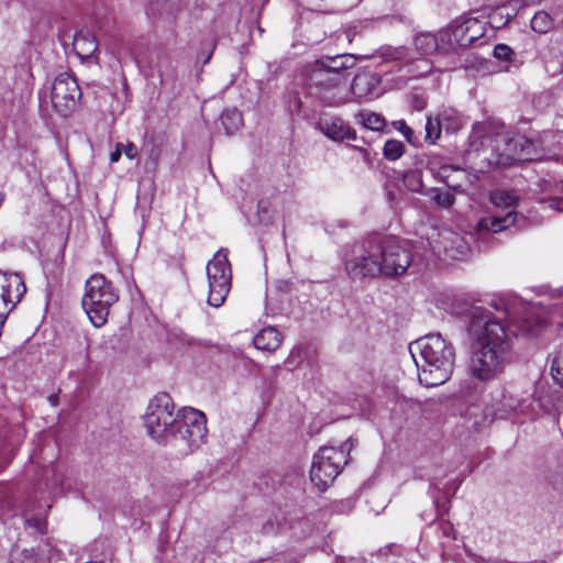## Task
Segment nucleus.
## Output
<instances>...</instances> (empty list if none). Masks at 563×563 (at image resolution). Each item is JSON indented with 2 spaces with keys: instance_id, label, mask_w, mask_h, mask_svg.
<instances>
[{
  "instance_id": "obj_22",
  "label": "nucleus",
  "mask_w": 563,
  "mask_h": 563,
  "mask_svg": "<svg viewBox=\"0 0 563 563\" xmlns=\"http://www.w3.org/2000/svg\"><path fill=\"white\" fill-rule=\"evenodd\" d=\"M441 30L433 34L431 32H420L413 38L416 51L421 55H431L435 52L444 53L442 51Z\"/></svg>"
},
{
  "instance_id": "obj_39",
  "label": "nucleus",
  "mask_w": 563,
  "mask_h": 563,
  "mask_svg": "<svg viewBox=\"0 0 563 563\" xmlns=\"http://www.w3.org/2000/svg\"><path fill=\"white\" fill-rule=\"evenodd\" d=\"M284 529V523L277 518V516L272 519L269 518L262 526V533L265 536L276 534Z\"/></svg>"
},
{
  "instance_id": "obj_19",
  "label": "nucleus",
  "mask_w": 563,
  "mask_h": 563,
  "mask_svg": "<svg viewBox=\"0 0 563 563\" xmlns=\"http://www.w3.org/2000/svg\"><path fill=\"white\" fill-rule=\"evenodd\" d=\"M351 91L358 100L374 99L380 95V77L373 71L363 70L354 77Z\"/></svg>"
},
{
  "instance_id": "obj_13",
  "label": "nucleus",
  "mask_w": 563,
  "mask_h": 563,
  "mask_svg": "<svg viewBox=\"0 0 563 563\" xmlns=\"http://www.w3.org/2000/svg\"><path fill=\"white\" fill-rule=\"evenodd\" d=\"M81 95L77 79L71 75L64 73L55 78L51 99L53 107L62 115L67 117L76 108Z\"/></svg>"
},
{
  "instance_id": "obj_49",
  "label": "nucleus",
  "mask_w": 563,
  "mask_h": 563,
  "mask_svg": "<svg viewBox=\"0 0 563 563\" xmlns=\"http://www.w3.org/2000/svg\"><path fill=\"white\" fill-rule=\"evenodd\" d=\"M48 401L53 407L57 406L58 405V396L56 394L48 396Z\"/></svg>"
},
{
  "instance_id": "obj_38",
  "label": "nucleus",
  "mask_w": 563,
  "mask_h": 563,
  "mask_svg": "<svg viewBox=\"0 0 563 563\" xmlns=\"http://www.w3.org/2000/svg\"><path fill=\"white\" fill-rule=\"evenodd\" d=\"M493 217L481 219L475 227V236L483 241L489 242L492 236Z\"/></svg>"
},
{
  "instance_id": "obj_2",
  "label": "nucleus",
  "mask_w": 563,
  "mask_h": 563,
  "mask_svg": "<svg viewBox=\"0 0 563 563\" xmlns=\"http://www.w3.org/2000/svg\"><path fill=\"white\" fill-rule=\"evenodd\" d=\"M410 353L418 368L420 384L435 387L452 375L455 350L440 333H430L410 344Z\"/></svg>"
},
{
  "instance_id": "obj_37",
  "label": "nucleus",
  "mask_w": 563,
  "mask_h": 563,
  "mask_svg": "<svg viewBox=\"0 0 563 563\" xmlns=\"http://www.w3.org/2000/svg\"><path fill=\"white\" fill-rule=\"evenodd\" d=\"M361 123L364 128L379 131L383 130L385 125V120L377 113L374 112H361L360 113Z\"/></svg>"
},
{
  "instance_id": "obj_28",
  "label": "nucleus",
  "mask_w": 563,
  "mask_h": 563,
  "mask_svg": "<svg viewBox=\"0 0 563 563\" xmlns=\"http://www.w3.org/2000/svg\"><path fill=\"white\" fill-rule=\"evenodd\" d=\"M438 117L442 123V128L449 133L457 132L466 123L464 117L452 108L443 109L439 112Z\"/></svg>"
},
{
  "instance_id": "obj_43",
  "label": "nucleus",
  "mask_w": 563,
  "mask_h": 563,
  "mask_svg": "<svg viewBox=\"0 0 563 563\" xmlns=\"http://www.w3.org/2000/svg\"><path fill=\"white\" fill-rule=\"evenodd\" d=\"M401 55H402L401 49H391V48H388L380 54V56L385 60L399 59V58H401Z\"/></svg>"
},
{
  "instance_id": "obj_6",
  "label": "nucleus",
  "mask_w": 563,
  "mask_h": 563,
  "mask_svg": "<svg viewBox=\"0 0 563 563\" xmlns=\"http://www.w3.org/2000/svg\"><path fill=\"white\" fill-rule=\"evenodd\" d=\"M353 448V439H347L340 448L323 446L314 454L310 479L320 490H324L340 474L347 463V455Z\"/></svg>"
},
{
  "instance_id": "obj_24",
  "label": "nucleus",
  "mask_w": 563,
  "mask_h": 563,
  "mask_svg": "<svg viewBox=\"0 0 563 563\" xmlns=\"http://www.w3.org/2000/svg\"><path fill=\"white\" fill-rule=\"evenodd\" d=\"M282 334L274 327L263 328L253 339L257 350L273 352L282 344Z\"/></svg>"
},
{
  "instance_id": "obj_25",
  "label": "nucleus",
  "mask_w": 563,
  "mask_h": 563,
  "mask_svg": "<svg viewBox=\"0 0 563 563\" xmlns=\"http://www.w3.org/2000/svg\"><path fill=\"white\" fill-rule=\"evenodd\" d=\"M416 181L417 186H412L411 190L429 196L437 206L450 208L454 205L455 197L450 191L440 188H424L419 177L416 178Z\"/></svg>"
},
{
  "instance_id": "obj_18",
  "label": "nucleus",
  "mask_w": 563,
  "mask_h": 563,
  "mask_svg": "<svg viewBox=\"0 0 563 563\" xmlns=\"http://www.w3.org/2000/svg\"><path fill=\"white\" fill-rule=\"evenodd\" d=\"M440 41H442V51L444 53L455 52L471 45L468 33L465 30V19H456L442 29Z\"/></svg>"
},
{
  "instance_id": "obj_23",
  "label": "nucleus",
  "mask_w": 563,
  "mask_h": 563,
  "mask_svg": "<svg viewBox=\"0 0 563 563\" xmlns=\"http://www.w3.org/2000/svg\"><path fill=\"white\" fill-rule=\"evenodd\" d=\"M314 65L322 67L325 71L345 76L344 71L355 66V57L351 54L330 56L318 60Z\"/></svg>"
},
{
  "instance_id": "obj_35",
  "label": "nucleus",
  "mask_w": 563,
  "mask_h": 563,
  "mask_svg": "<svg viewBox=\"0 0 563 563\" xmlns=\"http://www.w3.org/2000/svg\"><path fill=\"white\" fill-rule=\"evenodd\" d=\"M405 153V144L398 140H388L383 148L384 157L388 161H397Z\"/></svg>"
},
{
  "instance_id": "obj_16",
  "label": "nucleus",
  "mask_w": 563,
  "mask_h": 563,
  "mask_svg": "<svg viewBox=\"0 0 563 563\" xmlns=\"http://www.w3.org/2000/svg\"><path fill=\"white\" fill-rule=\"evenodd\" d=\"M470 376L483 384L493 378V346H470Z\"/></svg>"
},
{
  "instance_id": "obj_14",
  "label": "nucleus",
  "mask_w": 563,
  "mask_h": 563,
  "mask_svg": "<svg viewBox=\"0 0 563 563\" xmlns=\"http://www.w3.org/2000/svg\"><path fill=\"white\" fill-rule=\"evenodd\" d=\"M428 240L432 252L438 256L443 255L451 260H459L468 251L467 241L450 229H442L429 236Z\"/></svg>"
},
{
  "instance_id": "obj_3",
  "label": "nucleus",
  "mask_w": 563,
  "mask_h": 563,
  "mask_svg": "<svg viewBox=\"0 0 563 563\" xmlns=\"http://www.w3.org/2000/svg\"><path fill=\"white\" fill-rule=\"evenodd\" d=\"M207 432L205 413L190 407L183 408L164 445L169 446L174 455L186 456L205 442Z\"/></svg>"
},
{
  "instance_id": "obj_7",
  "label": "nucleus",
  "mask_w": 563,
  "mask_h": 563,
  "mask_svg": "<svg viewBox=\"0 0 563 563\" xmlns=\"http://www.w3.org/2000/svg\"><path fill=\"white\" fill-rule=\"evenodd\" d=\"M174 409L173 399L167 394L156 395L147 406L144 426L148 435L158 444H165L178 420V412L175 413Z\"/></svg>"
},
{
  "instance_id": "obj_32",
  "label": "nucleus",
  "mask_w": 563,
  "mask_h": 563,
  "mask_svg": "<svg viewBox=\"0 0 563 563\" xmlns=\"http://www.w3.org/2000/svg\"><path fill=\"white\" fill-rule=\"evenodd\" d=\"M553 27V19L545 11L537 12L531 19V29L539 33L545 34Z\"/></svg>"
},
{
  "instance_id": "obj_26",
  "label": "nucleus",
  "mask_w": 563,
  "mask_h": 563,
  "mask_svg": "<svg viewBox=\"0 0 563 563\" xmlns=\"http://www.w3.org/2000/svg\"><path fill=\"white\" fill-rule=\"evenodd\" d=\"M76 54L81 59H88L95 56L98 45L95 37L88 32H79L74 36L73 43Z\"/></svg>"
},
{
  "instance_id": "obj_21",
  "label": "nucleus",
  "mask_w": 563,
  "mask_h": 563,
  "mask_svg": "<svg viewBox=\"0 0 563 563\" xmlns=\"http://www.w3.org/2000/svg\"><path fill=\"white\" fill-rule=\"evenodd\" d=\"M520 65L521 62L511 47L506 44L495 45V73L518 69Z\"/></svg>"
},
{
  "instance_id": "obj_27",
  "label": "nucleus",
  "mask_w": 563,
  "mask_h": 563,
  "mask_svg": "<svg viewBox=\"0 0 563 563\" xmlns=\"http://www.w3.org/2000/svg\"><path fill=\"white\" fill-rule=\"evenodd\" d=\"M540 1L541 0H509V5L511 7V11H509L508 5H506V4L495 7V23L497 22V16L500 18L499 19L500 24L495 25V29L505 26L509 22V20L516 15L518 9H520L522 7L536 4Z\"/></svg>"
},
{
  "instance_id": "obj_17",
  "label": "nucleus",
  "mask_w": 563,
  "mask_h": 563,
  "mask_svg": "<svg viewBox=\"0 0 563 563\" xmlns=\"http://www.w3.org/2000/svg\"><path fill=\"white\" fill-rule=\"evenodd\" d=\"M518 197L508 191H495V234L510 229L517 220L515 205Z\"/></svg>"
},
{
  "instance_id": "obj_50",
  "label": "nucleus",
  "mask_w": 563,
  "mask_h": 563,
  "mask_svg": "<svg viewBox=\"0 0 563 563\" xmlns=\"http://www.w3.org/2000/svg\"><path fill=\"white\" fill-rule=\"evenodd\" d=\"M489 200L493 201V192H489Z\"/></svg>"
},
{
  "instance_id": "obj_46",
  "label": "nucleus",
  "mask_w": 563,
  "mask_h": 563,
  "mask_svg": "<svg viewBox=\"0 0 563 563\" xmlns=\"http://www.w3.org/2000/svg\"><path fill=\"white\" fill-rule=\"evenodd\" d=\"M26 522L29 526L34 527L37 531H42L43 521L41 519H36V518L27 519Z\"/></svg>"
},
{
  "instance_id": "obj_4",
  "label": "nucleus",
  "mask_w": 563,
  "mask_h": 563,
  "mask_svg": "<svg viewBox=\"0 0 563 563\" xmlns=\"http://www.w3.org/2000/svg\"><path fill=\"white\" fill-rule=\"evenodd\" d=\"M379 236L353 243L343 256L344 271L354 280L382 276Z\"/></svg>"
},
{
  "instance_id": "obj_34",
  "label": "nucleus",
  "mask_w": 563,
  "mask_h": 563,
  "mask_svg": "<svg viewBox=\"0 0 563 563\" xmlns=\"http://www.w3.org/2000/svg\"><path fill=\"white\" fill-rule=\"evenodd\" d=\"M551 375L563 387V344L554 352L551 361Z\"/></svg>"
},
{
  "instance_id": "obj_9",
  "label": "nucleus",
  "mask_w": 563,
  "mask_h": 563,
  "mask_svg": "<svg viewBox=\"0 0 563 563\" xmlns=\"http://www.w3.org/2000/svg\"><path fill=\"white\" fill-rule=\"evenodd\" d=\"M228 250L220 249L207 264V276L209 283V306L221 307L231 289V266L228 260Z\"/></svg>"
},
{
  "instance_id": "obj_12",
  "label": "nucleus",
  "mask_w": 563,
  "mask_h": 563,
  "mask_svg": "<svg viewBox=\"0 0 563 563\" xmlns=\"http://www.w3.org/2000/svg\"><path fill=\"white\" fill-rule=\"evenodd\" d=\"M464 318L470 346H493V313L487 308L472 306Z\"/></svg>"
},
{
  "instance_id": "obj_29",
  "label": "nucleus",
  "mask_w": 563,
  "mask_h": 563,
  "mask_svg": "<svg viewBox=\"0 0 563 563\" xmlns=\"http://www.w3.org/2000/svg\"><path fill=\"white\" fill-rule=\"evenodd\" d=\"M492 124L486 122H477L473 125L470 142L471 145L478 151L479 148L489 145L492 142Z\"/></svg>"
},
{
  "instance_id": "obj_33",
  "label": "nucleus",
  "mask_w": 563,
  "mask_h": 563,
  "mask_svg": "<svg viewBox=\"0 0 563 563\" xmlns=\"http://www.w3.org/2000/svg\"><path fill=\"white\" fill-rule=\"evenodd\" d=\"M470 420H472V428L475 430H482L485 427H488L493 419L489 418V415L486 410H481L477 406H471L468 408Z\"/></svg>"
},
{
  "instance_id": "obj_10",
  "label": "nucleus",
  "mask_w": 563,
  "mask_h": 563,
  "mask_svg": "<svg viewBox=\"0 0 563 563\" xmlns=\"http://www.w3.org/2000/svg\"><path fill=\"white\" fill-rule=\"evenodd\" d=\"M346 76L329 73L316 65L309 73L306 89L309 96L319 99L327 106H335L341 102L339 89L346 82Z\"/></svg>"
},
{
  "instance_id": "obj_36",
  "label": "nucleus",
  "mask_w": 563,
  "mask_h": 563,
  "mask_svg": "<svg viewBox=\"0 0 563 563\" xmlns=\"http://www.w3.org/2000/svg\"><path fill=\"white\" fill-rule=\"evenodd\" d=\"M426 141L434 144L437 140L440 139L442 131V123L440 122L439 117L435 118L428 117L426 122Z\"/></svg>"
},
{
  "instance_id": "obj_20",
  "label": "nucleus",
  "mask_w": 563,
  "mask_h": 563,
  "mask_svg": "<svg viewBox=\"0 0 563 563\" xmlns=\"http://www.w3.org/2000/svg\"><path fill=\"white\" fill-rule=\"evenodd\" d=\"M318 128L327 137L336 142L356 140L355 130L338 117L321 118L318 122Z\"/></svg>"
},
{
  "instance_id": "obj_15",
  "label": "nucleus",
  "mask_w": 563,
  "mask_h": 563,
  "mask_svg": "<svg viewBox=\"0 0 563 563\" xmlns=\"http://www.w3.org/2000/svg\"><path fill=\"white\" fill-rule=\"evenodd\" d=\"M26 287L21 275L16 273L0 272V325H2L10 311L22 299Z\"/></svg>"
},
{
  "instance_id": "obj_41",
  "label": "nucleus",
  "mask_w": 563,
  "mask_h": 563,
  "mask_svg": "<svg viewBox=\"0 0 563 563\" xmlns=\"http://www.w3.org/2000/svg\"><path fill=\"white\" fill-rule=\"evenodd\" d=\"M120 148L129 159H133L137 156V147L133 143L126 145L121 143Z\"/></svg>"
},
{
  "instance_id": "obj_11",
  "label": "nucleus",
  "mask_w": 563,
  "mask_h": 563,
  "mask_svg": "<svg viewBox=\"0 0 563 563\" xmlns=\"http://www.w3.org/2000/svg\"><path fill=\"white\" fill-rule=\"evenodd\" d=\"M382 276L391 277L404 274L412 262L407 244L396 239L379 238Z\"/></svg>"
},
{
  "instance_id": "obj_45",
  "label": "nucleus",
  "mask_w": 563,
  "mask_h": 563,
  "mask_svg": "<svg viewBox=\"0 0 563 563\" xmlns=\"http://www.w3.org/2000/svg\"><path fill=\"white\" fill-rule=\"evenodd\" d=\"M120 145H121V143H118V144H117V147H115V151H113V152L111 153V155H110V161H111V163H117V162L120 159L121 154H122V151H121V148H120Z\"/></svg>"
},
{
  "instance_id": "obj_40",
  "label": "nucleus",
  "mask_w": 563,
  "mask_h": 563,
  "mask_svg": "<svg viewBox=\"0 0 563 563\" xmlns=\"http://www.w3.org/2000/svg\"><path fill=\"white\" fill-rule=\"evenodd\" d=\"M21 555L23 556V560H20L15 556L12 559V563H35V554L33 550H24Z\"/></svg>"
},
{
  "instance_id": "obj_30",
  "label": "nucleus",
  "mask_w": 563,
  "mask_h": 563,
  "mask_svg": "<svg viewBox=\"0 0 563 563\" xmlns=\"http://www.w3.org/2000/svg\"><path fill=\"white\" fill-rule=\"evenodd\" d=\"M220 122L225 134L231 135L242 125V114L236 109L225 110L220 117Z\"/></svg>"
},
{
  "instance_id": "obj_8",
  "label": "nucleus",
  "mask_w": 563,
  "mask_h": 563,
  "mask_svg": "<svg viewBox=\"0 0 563 563\" xmlns=\"http://www.w3.org/2000/svg\"><path fill=\"white\" fill-rule=\"evenodd\" d=\"M504 123L495 120V165L510 166L516 162L532 161L536 158L534 143L523 135L509 132H498Z\"/></svg>"
},
{
  "instance_id": "obj_5",
  "label": "nucleus",
  "mask_w": 563,
  "mask_h": 563,
  "mask_svg": "<svg viewBox=\"0 0 563 563\" xmlns=\"http://www.w3.org/2000/svg\"><path fill=\"white\" fill-rule=\"evenodd\" d=\"M118 299L115 289L103 275L93 274L86 280L81 305L96 328L106 324L110 308Z\"/></svg>"
},
{
  "instance_id": "obj_1",
  "label": "nucleus",
  "mask_w": 563,
  "mask_h": 563,
  "mask_svg": "<svg viewBox=\"0 0 563 563\" xmlns=\"http://www.w3.org/2000/svg\"><path fill=\"white\" fill-rule=\"evenodd\" d=\"M548 322L542 307L512 294L495 296V375L517 362L514 345L519 334L534 335Z\"/></svg>"
},
{
  "instance_id": "obj_48",
  "label": "nucleus",
  "mask_w": 563,
  "mask_h": 563,
  "mask_svg": "<svg viewBox=\"0 0 563 563\" xmlns=\"http://www.w3.org/2000/svg\"><path fill=\"white\" fill-rule=\"evenodd\" d=\"M550 207L560 212H563V199L551 201Z\"/></svg>"
},
{
  "instance_id": "obj_47",
  "label": "nucleus",
  "mask_w": 563,
  "mask_h": 563,
  "mask_svg": "<svg viewBox=\"0 0 563 563\" xmlns=\"http://www.w3.org/2000/svg\"><path fill=\"white\" fill-rule=\"evenodd\" d=\"M402 128H401V132L402 134L405 135V137L410 142V135L413 133L411 128H409L408 125H406L405 122L401 123Z\"/></svg>"
},
{
  "instance_id": "obj_31",
  "label": "nucleus",
  "mask_w": 563,
  "mask_h": 563,
  "mask_svg": "<svg viewBox=\"0 0 563 563\" xmlns=\"http://www.w3.org/2000/svg\"><path fill=\"white\" fill-rule=\"evenodd\" d=\"M464 19L465 30L468 33L471 44H473L485 35L488 22L473 16H466Z\"/></svg>"
},
{
  "instance_id": "obj_42",
  "label": "nucleus",
  "mask_w": 563,
  "mask_h": 563,
  "mask_svg": "<svg viewBox=\"0 0 563 563\" xmlns=\"http://www.w3.org/2000/svg\"><path fill=\"white\" fill-rule=\"evenodd\" d=\"M439 529L442 533L443 537H446V538H455V530L453 528V526L449 522H440L439 523Z\"/></svg>"
},
{
  "instance_id": "obj_44",
  "label": "nucleus",
  "mask_w": 563,
  "mask_h": 563,
  "mask_svg": "<svg viewBox=\"0 0 563 563\" xmlns=\"http://www.w3.org/2000/svg\"><path fill=\"white\" fill-rule=\"evenodd\" d=\"M501 404L505 407V412H508V411L517 409V407L519 406V399L510 398V400L508 401L506 396L504 395L503 399H501Z\"/></svg>"
}]
</instances>
